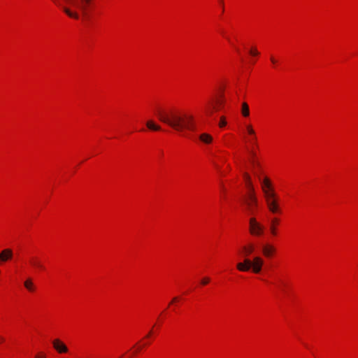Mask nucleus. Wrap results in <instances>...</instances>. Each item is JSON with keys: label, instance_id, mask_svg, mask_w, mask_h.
I'll return each instance as SVG.
<instances>
[{"label": "nucleus", "instance_id": "nucleus-1", "mask_svg": "<svg viewBox=\"0 0 358 358\" xmlns=\"http://www.w3.org/2000/svg\"><path fill=\"white\" fill-rule=\"evenodd\" d=\"M157 115L160 121L167 124L177 131L182 132L184 129L194 130L195 129L192 115H181L176 111H159Z\"/></svg>", "mask_w": 358, "mask_h": 358}, {"label": "nucleus", "instance_id": "nucleus-2", "mask_svg": "<svg viewBox=\"0 0 358 358\" xmlns=\"http://www.w3.org/2000/svg\"><path fill=\"white\" fill-rule=\"evenodd\" d=\"M264 264V260L260 257H255L252 260L245 259L243 262L237 264V269L240 271H248L250 269L255 273H259Z\"/></svg>", "mask_w": 358, "mask_h": 358}, {"label": "nucleus", "instance_id": "nucleus-3", "mask_svg": "<svg viewBox=\"0 0 358 358\" xmlns=\"http://www.w3.org/2000/svg\"><path fill=\"white\" fill-rule=\"evenodd\" d=\"M265 199L268 209L271 213L276 214L281 213V209L276 194L266 196L265 197Z\"/></svg>", "mask_w": 358, "mask_h": 358}, {"label": "nucleus", "instance_id": "nucleus-4", "mask_svg": "<svg viewBox=\"0 0 358 358\" xmlns=\"http://www.w3.org/2000/svg\"><path fill=\"white\" fill-rule=\"evenodd\" d=\"M250 233L255 236H260L264 232V227L257 221L255 217H251L249 220Z\"/></svg>", "mask_w": 358, "mask_h": 358}, {"label": "nucleus", "instance_id": "nucleus-5", "mask_svg": "<svg viewBox=\"0 0 358 358\" xmlns=\"http://www.w3.org/2000/svg\"><path fill=\"white\" fill-rule=\"evenodd\" d=\"M65 3L72 6L73 7L80 9L83 14L86 13L87 8L90 3L91 0H63Z\"/></svg>", "mask_w": 358, "mask_h": 358}, {"label": "nucleus", "instance_id": "nucleus-6", "mask_svg": "<svg viewBox=\"0 0 358 358\" xmlns=\"http://www.w3.org/2000/svg\"><path fill=\"white\" fill-rule=\"evenodd\" d=\"M259 180L262 182V189L265 197L275 194L272 187L271 182L268 178H264L262 180L259 178Z\"/></svg>", "mask_w": 358, "mask_h": 358}, {"label": "nucleus", "instance_id": "nucleus-7", "mask_svg": "<svg viewBox=\"0 0 358 358\" xmlns=\"http://www.w3.org/2000/svg\"><path fill=\"white\" fill-rule=\"evenodd\" d=\"M224 103V99L222 96H220V97L215 101V106H213L212 103L208 104V106L206 108L207 115H211L213 112V110H218L221 109Z\"/></svg>", "mask_w": 358, "mask_h": 358}, {"label": "nucleus", "instance_id": "nucleus-8", "mask_svg": "<svg viewBox=\"0 0 358 358\" xmlns=\"http://www.w3.org/2000/svg\"><path fill=\"white\" fill-rule=\"evenodd\" d=\"M245 203L248 206V209L250 213H253L255 208L257 205V199L255 195L254 192H250L248 195V200L245 201Z\"/></svg>", "mask_w": 358, "mask_h": 358}, {"label": "nucleus", "instance_id": "nucleus-9", "mask_svg": "<svg viewBox=\"0 0 358 358\" xmlns=\"http://www.w3.org/2000/svg\"><path fill=\"white\" fill-rule=\"evenodd\" d=\"M13 257V250L10 248H6L0 252V262H6L11 260Z\"/></svg>", "mask_w": 358, "mask_h": 358}, {"label": "nucleus", "instance_id": "nucleus-10", "mask_svg": "<svg viewBox=\"0 0 358 358\" xmlns=\"http://www.w3.org/2000/svg\"><path fill=\"white\" fill-rule=\"evenodd\" d=\"M53 348L59 352V353H66L68 352V348L66 345L61 341L59 339H55L52 341Z\"/></svg>", "mask_w": 358, "mask_h": 358}, {"label": "nucleus", "instance_id": "nucleus-11", "mask_svg": "<svg viewBox=\"0 0 358 358\" xmlns=\"http://www.w3.org/2000/svg\"><path fill=\"white\" fill-rule=\"evenodd\" d=\"M275 248L269 244L264 245L262 247V253L266 257H270L275 252Z\"/></svg>", "mask_w": 358, "mask_h": 358}, {"label": "nucleus", "instance_id": "nucleus-12", "mask_svg": "<svg viewBox=\"0 0 358 358\" xmlns=\"http://www.w3.org/2000/svg\"><path fill=\"white\" fill-rule=\"evenodd\" d=\"M279 223V220L277 217H273L271 220V224L269 226V231L271 234L273 236L277 235V225Z\"/></svg>", "mask_w": 358, "mask_h": 358}, {"label": "nucleus", "instance_id": "nucleus-13", "mask_svg": "<svg viewBox=\"0 0 358 358\" xmlns=\"http://www.w3.org/2000/svg\"><path fill=\"white\" fill-rule=\"evenodd\" d=\"M30 264L36 268L44 270L45 267L41 260L37 257H33L30 259Z\"/></svg>", "mask_w": 358, "mask_h": 358}, {"label": "nucleus", "instance_id": "nucleus-14", "mask_svg": "<svg viewBox=\"0 0 358 358\" xmlns=\"http://www.w3.org/2000/svg\"><path fill=\"white\" fill-rule=\"evenodd\" d=\"M147 127L152 131H159L161 129V127L157 124H155L152 120H148L146 122Z\"/></svg>", "mask_w": 358, "mask_h": 358}, {"label": "nucleus", "instance_id": "nucleus-15", "mask_svg": "<svg viewBox=\"0 0 358 358\" xmlns=\"http://www.w3.org/2000/svg\"><path fill=\"white\" fill-rule=\"evenodd\" d=\"M63 10L70 17L74 18V19H78L79 15L76 12H73L69 8L62 6Z\"/></svg>", "mask_w": 358, "mask_h": 358}, {"label": "nucleus", "instance_id": "nucleus-16", "mask_svg": "<svg viewBox=\"0 0 358 358\" xmlns=\"http://www.w3.org/2000/svg\"><path fill=\"white\" fill-rule=\"evenodd\" d=\"M199 138L202 142L205 143H210L213 141L212 136L206 133L201 134Z\"/></svg>", "mask_w": 358, "mask_h": 358}, {"label": "nucleus", "instance_id": "nucleus-17", "mask_svg": "<svg viewBox=\"0 0 358 358\" xmlns=\"http://www.w3.org/2000/svg\"><path fill=\"white\" fill-rule=\"evenodd\" d=\"M241 113L244 117H248L250 115V109L247 103L243 102L241 107Z\"/></svg>", "mask_w": 358, "mask_h": 358}, {"label": "nucleus", "instance_id": "nucleus-18", "mask_svg": "<svg viewBox=\"0 0 358 358\" xmlns=\"http://www.w3.org/2000/svg\"><path fill=\"white\" fill-rule=\"evenodd\" d=\"M244 178L247 182V185L248 187L250 192H254V187L250 180V177L247 173H243Z\"/></svg>", "mask_w": 358, "mask_h": 358}, {"label": "nucleus", "instance_id": "nucleus-19", "mask_svg": "<svg viewBox=\"0 0 358 358\" xmlns=\"http://www.w3.org/2000/svg\"><path fill=\"white\" fill-rule=\"evenodd\" d=\"M254 248H255L254 245L252 244H250L249 245L244 246L243 248V250L245 255L248 256L249 255L252 253L254 251Z\"/></svg>", "mask_w": 358, "mask_h": 358}, {"label": "nucleus", "instance_id": "nucleus-20", "mask_svg": "<svg viewBox=\"0 0 358 358\" xmlns=\"http://www.w3.org/2000/svg\"><path fill=\"white\" fill-rule=\"evenodd\" d=\"M250 155H251L252 158L251 159L252 164L255 167H256L257 169H260V164L257 161H256L255 159V152L254 151H252V150L250 151Z\"/></svg>", "mask_w": 358, "mask_h": 358}, {"label": "nucleus", "instance_id": "nucleus-21", "mask_svg": "<svg viewBox=\"0 0 358 358\" xmlns=\"http://www.w3.org/2000/svg\"><path fill=\"white\" fill-rule=\"evenodd\" d=\"M24 287L29 290V291H34V284L31 279H27L24 282Z\"/></svg>", "mask_w": 358, "mask_h": 358}, {"label": "nucleus", "instance_id": "nucleus-22", "mask_svg": "<svg viewBox=\"0 0 358 358\" xmlns=\"http://www.w3.org/2000/svg\"><path fill=\"white\" fill-rule=\"evenodd\" d=\"M246 129H247V131H248V133L250 136H254V138L255 139L256 138V134H255V130L253 129L252 125L249 124L246 127Z\"/></svg>", "mask_w": 358, "mask_h": 358}, {"label": "nucleus", "instance_id": "nucleus-23", "mask_svg": "<svg viewBox=\"0 0 358 358\" xmlns=\"http://www.w3.org/2000/svg\"><path fill=\"white\" fill-rule=\"evenodd\" d=\"M227 124L224 117H221L219 125L220 127H223Z\"/></svg>", "mask_w": 358, "mask_h": 358}, {"label": "nucleus", "instance_id": "nucleus-24", "mask_svg": "<svg viewBox=\"0 0 358 358\" xmlns=\"http://www.w3.org/2000/svg\"><path fill=\"white\" fill-rule=\"evenodd\" d=\"M209 282H210V279L208 278H207V277L203 278L201 280V284L203 285H207Z\"/></svg>", "mask_w": 358, "mask_h": 358}, {"label": "nucleus", "instance_id": "nucleus-25", "mask_svg": "<svg viewBox=\"0 0 358 358\" xmlns=\"http://www.w3.org/2000/svg\"><path fill=\"white\" fill-rule=\"evenodd\" d=\"M250 53L252 55H257L259 54L258 51L256 49L251 50Z\"/></svg>", "mask_w": 358, "mask_h": 358}, {"label": "nucleus", "instance_id": "nucleus-26", "mask_svg": "<svg viewBox=\"0 0 358 358\" xmlns=\"http://www.w3.org/2000/svg\"><path fill=\"white\" fill-rule=\"evenodd\" d=\"M251 136V137H250V143H251L252 145L256 144V140H257V138L255 139V138H254V136Z\"/></svg>", "mask_w": 358, "mask_h": 358}, {"label": "nucleus", "instance_id": "nucleus-27", "mask_svg": "<svg viewBox=\"0 0 358 358\" xmlns=\"http://www.w3.org/2000/svg\"><path fill=\"white\" fill-rule=\"evenodd\" d=\"M271 61L273 64H275L276 63V60L273 58V57H271Z\"/></svg>", "mask_w": 358, "mask_h": 358}, {"label": "nucleus", "instance_id": "nucleus-28", "mask_svg": "<svg viewBox=\"0 0 358 358\" xmlns=\"http://www.w3.org/2000/svg\"><path fill=\"white\" fill-rule=\"evenodd\" d=\"M178 300V297H174L171 301V303H173L175 301H177Z\"/></svg>", "mask_w": 358, "mask_h": 358}, {"label": "nucleus", "instance_id": "nucleus-29", "mask_svg": "<svg viewBox=\"0 0 358 358\" xmlns=\"http://www.w3.org/2000/svg\"><path fill=\"white\" fill-rule=\"evenodd\" d=\"M152 332V330H151V331L149 332V334L146 336V337H149V336L151 335Z\"/></svg>", "mask_w": 358, "mask_h": 358}, {"label": "nucleus", "instance_id": "nucleus-30", "mask_svg": "<svg viewBox=\"0 0 358 358\" xmlns=\"http://www.w3.org/2000/svg\"><path fill=\"white\" fill-rule=\"evenodd\" d=\"M55 3H57V5L61 6V4H60L59 2H57V1H55Z\"/></svg>", "mask_w": 358, "mask_h": 358}, {"label": "nucleus", "instance_id": "nucleus-31", "mask_svg": "<svg viewBox=\"0 0 358 358\" xmlns=\"http://www.w3.org/2000/svg\"><path fill=\"white\" fill-rule=\"evenodd\" d=\"M3 341V338H0V342Z\"/></svg>", "mask_w": 358, "mask_h": 358}, {"label": "nucleus", "instance_id": "nucleus-32", "mask_svg": "<svg viewBox=\"0 0 358 358\" xmlns=\"http://www.w3.org/2000/svg\"><path fill=\"white\" fill-rule=\"evenodd\" d=\"M36 358H38V357H36Z\"/></svg>", "mask_w": 358, "mask_h": 358}]
</instances>
